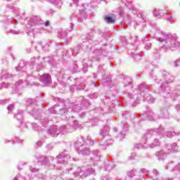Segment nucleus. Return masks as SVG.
<instances>
[{
  "instance_id": "56",
  "label": "nucleus",
  "mask_w": 180,
  "mask_h": 180,
  "mask_svg": "<svg viewBox=\"0 0 180 180\" xmlns=\"http://www.w3.org/2000/svg\"><path fill=\"white\" fill-rule=\"evenodd\" d=\"M34 61H36V58H32L30 60V63H31V65H34Z\"/></svg>"
},
{
  "instance_id": "12",
  "label": "nucleus",
  "mask_w": 180,
  "mask_h": 180,
  "mask_svg": "<svg viewBox=\"0 0 180 180\" xmlns=\"http://www.w3.org/2000/svg\"><path fill=\"white\" fill-rule=\"evenodd\" d=\"M113 144V141L110 139V136L109 138L102 139L100 146H101L103 150H105L108 146H112Z\"/></svg>"
},
{
  "instance_id": "19",
  "label": "nucleus",
  "mask_w": 180,
  "mask_h": 180,
  "mask_svg": "<svg viewBox=\"0 0 180 180\" xmlns=\"http://www.w3.org/2000/svg\"><path fill=\"white\" fill-rule=\"evenodd\" d=\"M92 155H93L91 157L92 161H99L101 160V153L99 150H93Z\"/></svg>"
},
{
  "instance_id": "21",
  "label": "nucleus",
  "mask_w": 180,
  "mask_h": 180,
  "mask_svg": "<svg viewBox=\"0 0 180 180\" xmlns=\"http://www.w3.org/2000/svg\"><path fill=\"white\" fill-rule=\"evenodd\" d=\"M160 115H161V117H162L163 119H169V114L168 113V110H167V108L161 109Z\"/></svg>"
},
{
  "instance_id": "36",
  "label": "nucleus",
  "mask_w": 180,
  "mask_h": 180,
  "mask_svg": "<svg viewBox=\"0 0 180 180\" xmlns=\"http://www.w3.org/2000/svg\"><path fill=\"white\" fill-rule=\"evenodd\" d=\"M89 96L91 98V99H96V98H98V93L91 94L89 95Z\"/></svg>"
},
{
  "instance_id": "25",
  "label": "nucleus",
  "mask_w": 180,
  "mask_h": 180,
  "mask_svg": "<svg viewBox=\"0 0 180 180\" xmlns=\"http://www.w3.org/2000/svg\"><path fill=\"white\" fill-rule=\"evenodd\" d=\"M29 85V83H27V81L23 82V80H19L16 82L15 86H22V88H26V86Z\"/></svg>"
},
{
  "instance_id": "9",
  "label": "nucleus",
  "mask_w": 180,
  "mask_h": 180,
  "mask_svg": "<svg viewBox=\"0 0 180 180\" xmlns=\"http://www.w3.org/2000/svg\"><path fill=\"white\" fill-rule=\"evenodd\" d=\"M28 25L33 27V26H39V25H44V21L41 20L40 17L34 16L30 19Z\"/></svg>"
},
{
  "instance_id": "50",
  "label": "nucleus",
  "mask_w": 180,
  "mask_h": 180,
  "mask_svg": "<svg viewBox=\"0 0 180 180\" xmlns=\"http://www.w3.org/2000/svg\"><path fill=\"white\" fill-rule=\"evenodd\" d=\"M84 86H85V84H78L77 85V89H79V90L84 89Z\"/></svg>"
},
{
  "instance_id": "64",
  "label": "nucleus",
  "mask_w": 180,
  "mask_h": 180,
  "mask_svg": "<svg viewBox=\"0 0 180 180\" xmlns=\"http://www.w3.org/2000/svg\"><path fill=\"white\" fill-rule=\"evenodd\" d=\"M176 110H180V105H177L176 106Z\"/></svg>"
},
{
  "instance_id": "44",
  "label": "nucleus",
  "mask_w": 180,
  "mask_h": 180,
  "mask_svg": "<svg viewBox=\"0 0 180 180\" xmlns=\"http://www.w3.org/2000/svg\"><path fill=\"white\" fill-rule=\"evenodd\" d=\"M41 70H43V65L41 63H39L37 66V70L39 72L41 71Z\"/></svg>"
},
{
  "instance_id": "13",
  "label": "nucleus",
  "mask_w": 180,
  "mask_h": 180,
  "mask_svg": "<svg viewBox=\"0 0 180 180\" xmlns=\"http://www.w3.org/2000/svg\"><path fill=\"white\" fill-rule=\"evenodd\" d=\"M164 75L165 79V81H167V83H163L162 84V88H165V86H168V84H169V82H174V77L171 75L169 73L165 72Z\"/></svg>"
},
{
  "instance_id": "53",
  "label": "nucleus",
  "mask_w": 180,
  "mask_h": 180,
  "mask_svg": "<svg viewBox=\"0 0 180 180\" xmlns=\"http://www.w3.org/2000/svg\"><path fill=\"white\" fill-rule=\"evenodd\" d=\"M174 171H177L180 174V164L174 169Z\"/></svg>"
},
{
  "instance_id": "2",
  "label": "nucleus",
  "mask_w": 180,
  "mask_h": 180,
  "mask_svg": "<svg viewBox=\"0 0 180 180\" xmlns=\"http://www.w3.org/2000/svg\"><path fill=\"white\" fill-rule=\"evenodd\" d=\"M155 37L158 41L160 43H167V46L169 49H175V47H180L179 41L176 40V35L171 36L169 34H167L160 30L156 31ZM169 37H172V39L170 40Z\"/></svg>"
},
{
  "instance_id": "23",
  "label": "nucleus",
  "mask_w": 180,
  "mask_h": 180,
  "mask_svg": "<svg viewBox=\"0 0 180 180\" xmlns=\"http://www.w3.org/2000/svg\"><path fill=\"white\" fill-rule=\"evenodd\" d=\"M102 84L104 86H110L112 85V78L108 77L106 79H103Z\"/></svg>"
},
{
  "instance_id": "43",
  "label": "nucleus",
  "mask_w": 180,
  "mask_h": 180,
  "mask_svg": "<svg viewBox=\"0 0 180 180\" xmlns=\"http://www.w3.org/2000/svg\"><path fill=\"white\" fill-rule=\"evenodd\" d=\"M32 127L33 129H34L37 131H39L40 130V127H39V125H37V124L34 123L32 124Z\"/></svg>"
},
{
  "instance_id": "18",
  "label": "nucleus",
  "mask_w": 180,
  "mask_h": 180,
  "mask_svg": "<svg viewBox=\"0 0 180 180\" xmlns=\"http://www.w3.org/2000/svg\"><path fill=\"white\" fill-rule=\"evenodd\" d=\"M15 119H18L19 122H21V124L20 126V129L22 130L23 129V127H26V124L23 122V115H22V112H18L15 115Z\"/></svg>"
},
{
  "instance_id": "11",
  "label": "nucleus",
  "mask_w": 180,
  "mask_h": 180,
  "mask_svg": "<svg viewBox=\"0 0 180 180\" xmlns=\"http://www.w3.org/2000/svg\"><path fill=\"white\" fill-rule=\"evenodd\" d=\"M39 81L45 85L51 84V76H50L49 74L44 73L40 76Z\"/></svg>"
},
{
  "instance_id": "45",
  "label": "nucleus",
  "mask_w": 180,
  "mask_h": 180,
  "mask_svg": "<svg viewBox=\"0 0 180 180\" xmlns=\"http://www.w3.org/2000/svg\"><path fill=\"white\" fill-rule=\"evenodd\" d=\"M70 126H73V127H78V121L74 120Z\"/></svg>"
},
{
  "instance_id": "7",
  "label": "nucleus",
  "mask_w": 180,
  "mask_h": 180,
  "mask_svg": "<svg viewBox=\"0 0 180 180\" xmlns=\"http://www.w3.org/2000/svg\"><path fill=\"white\" fill-rule=\"evenodd\" d=\"M139 89L141 92L140 95L141 96H143V101H150L151 99V96L150 94H146L145 92H147L148 91V86L146 84H142L139 86Z\"/></svg>"
},
{
  "instance_id": "35",
  "label": "nucleus",
  "mask_w": 180,
  "mask_h": 180,
  "mask_svg": "<svg viewBox=\"0 0 180 180\" xmlns=\"http://www.w3.org/2000/svg\"><path fill=\"white\" fill-rule=\"evenodd\" d=\"M79 71V69H78V65L77 63H75L72 68L73 72H78Z\"/></svg>"
},
{
  "instance_id": "41",
  "label": "nucleus",
  "mask_w": 180,
  "mask_h": 180,
  "mask_svg": "<svg viewBox=\"0 0 180 180\" xmlns=\"http://www.w3.org/2000/svg\"><path fill=\"white\" fill-rule=\"evenodd\" d=\"M9 85L8 83H2L0 86V89H2V88H9Z\"/></svg>"
},
{
  "instance_id": "32",
  "label": "nucleus",
  "mask_w": 180,
  "mask_h": 180,
  "mask_svg": "<svg viewBox=\"0 0 180 180\" xmlns=\"http://www.w3.org/2000/svg\"><path fill=\"white\" fill-rule=\"evenodd\" d=\"M129 178H133L136 175V169H132L131 171L129 172L127 174Z\"/></svg>"
},
{
  "instance_id": "55",
  "label": "nucleus",
  "mask_w": 180,
  "mask_h": 180,
  "mask_svg": "<svg viewBox=\"0 0 180 180\" xmlns=\"http://www.w3.org/2000/svg\"><path fill=\"white\" fill-rule=\"evenodd\" d=\"M179 64H180V60H179L175 61L174 62V67H179Z\"/></svg>"
},
{
  "instance_id": "61",
  "label": "nucleus",
  "mask_w": 180,
  "mask_h": 180,
  "mask_svg": "<svg viewBox=\"0 0 180 180\" xmlns=\"http://www.w3.org/2000/svg\"><path fill=\"white\" fill-rule=\"evenodd\" d=\"M43 144V142H41V141H39L37 143V145L38 146V147H40V146H41Z\"/></svg>"
},
{
  "instance_id": "28",
  "label": "nucleus",
  "mask_w": 180,
  "mask_h": 180,
  "mask_svg": "<svg viewBox=\"0 0 180 180\" xmlns=\"http://www.w3.org/2000/svg\"><path fill=\"white\" fill-rule=\"evenodd\" d=\"M94 54L96 55V61H99V56H102V50H99V49H96L94 51Z\"/></svg>"
},
{
  "instance_id": "40",
  "label": "nucleus",
  "mask_w": 180,
  "mask_h": 180,
  "mask_svg": "<svg viewBox=\"0 0 180 180\" xmlns=\"http://www.w3.org/2000/svg\"><path fill=\"white\" fill-rule=\"evenodd\" d=\"M148 119H150V120H155V119L154 118V113L150 112H149V115H148Z\"/></svg>"
},
{
  "instance_id": "29",
  "label": "nucleus",
  "mask_w": 180,
  "mask_h": 180,
  "mask_svg": "<svg viewBox=\"0 0 180 180\" xmlns=\"http://www.w3.org/2000/svg\"><path fill=\"white\" fill-rule=\"evenodd\" d=\"M12 75L9 74L7 70H3L1 72V78H11Z\"/></svg>"
},
{
  "instance_id": "26",
  "label": "nucleus",
  "mask_w": 180,
  "mask_h": 180,
  "mask_svg": "<svg viewBox=\"0 0 180 180\" xmlns=\"http://www.w3.org/2000/svg\"><path fill=\"white\" fill-rule=\"evenodd\" d=\"M179 134H176L175 131H167L165 133V129H164L163 132V137L167 136V137H173V136H179Z\"/></svg>"
},
{
  "instance_id": "57",
  "label": "nucleus",
  "mask_w": 180,
  "mask_h": 180,
  "mask_svg": "<svg viewBox=\"0 0 180 180\" xmlns=\"http://www.w3.org/2000/svg\"><path fill=\"white\" fill-rule=\"evenodd\" d=\"M44 26H46V27H47L48 26H50V21H49V20H47V21H46V22L44 21Z\"/></svg>"
},
{
  "instance_id": "17",
  "label": "nucleus",
  "mask_w": 180,
  "mask_h": 180,
  "mask_svg": "<svg viewBox=\"0 0 180 180\" xmlns=\"http://www.w3.org/2000/svg\"><path fill=\"white\" fill-rule=\"evenodd\" d=\"M166 150L169 151L168 153H176L178 152V146L176 143L167 144L166 145Z\"/></svg>"
},
{
  "instance_id": "24",
  "label": "nucleus",
  "mask_w": 180,
  "mask_h": 180,
  "mask_svg": "<svg viewBox=\"0 0 180 180\" xmlns=\"http://www.w3.org/2000/svg\"><path fill=\"white\" fill-rule=\"evenodd\" d=\"M79 15H80L77 18L78 22H82L83 19H86L87 14L86 12H85V11L82 10L79 12Z\"/></svg>"
},
{
  "instance_id": "3",
  "label": "nucleus",
  "mask_w": 180,
  "mask_h": 180,
  "mask_svg": "<svg viewBox=\"0 0 180 180\" xmlns=\"http://www.w3.org/2000/svg\"><path fill=\"white\" fill-rule=\"evenodd\" d=\"M151 137H153L154 139V143L151 147L160 146V141L158 139L164 137V127L160 126L158 129L148 130L143 136V140L145 141L144 143L146 144L147 140H148V139H151Z\"/></svg>"
},
{
  "instance_id": "52",
  "label": "nucleus",
  "mask_w": 180,
  "mask_h": 180,
  "mask_svg": "<svg viewBox=\"0 0 180 180\" xmlns=\"http://www.w3.org/2000/svg\"><path fill=\"white\" fill-rule=\"evenodd\" d=\"M141 56H140V55H134V60H136V61H139V60H140Z\"/></svg>"
},
{
  "instance_id": "30",
  "label": "nucleus",
  "mask_w": 180,
  "mask_h": 180,
  "mask_svg": "<svg viewBox=\"0 0 180 180\" xmlns=\"http://www.w3.org/2000/svg\"><path fill=\"white\" fill-rule=\"evenodd\" d=\"M131 77H127L124 79L123 84H124V86H127V85H130L131 84Z\"/></svg>"
},
{
  "instance_id": "10",
  "label": "nucleus",
  "mask_w": 180,
  "mask_h": 180,
  "mask_svg": "<svg viewBox=\"0 0 180 180\" xmlns=\"http://www.w3.org/2000/svg\"><path fill=\"white\" fill-rule=\"evenodd\" d=\"M36 157L38 161V164L40 165H44L45 167H49V165L50 164V160H49V158L41 155H39Z\"/></svg>"
},
{
  "instance_id": "14",
  "label": "nucleus",
  "mask_w": 180,
  "mask_h": 180,
  "mask_svg": "<svg viewBox=\"0 0 180 180\" xmlns=\"http://www.w3.org/2000/svg\"><path fill=\"white\" fill-rule=\"evenodd\" d=\"M122 131H121L120 134L117 136L118 139H120V141L122 140V139H124V136H126V131H127L129 129V124L127 122L122 123Z\"/></svg>"
},
{
  "instance_id": "49",
  "label": "nucleus",
  "mask_w": 180,
  "mask_h": 180,
  "mask_svg": "<svg viewBox=\"0 0 180 180\" xmlns=\"http://www.w3.org/2000/svg\"><path fill=\"white\" fill-rule=\"evenodd\" d=\"M7 33H12L13 34H19V31L11 30L9 32L7 31Z\"/></svg>"
},
{
  "instance_id": "37",
  "label": "nucleus",
  "mask_w": 180,
  "mask_h": 180,
  "mask_svg": "<svg viewBox=\"0 0 180 180\" xmlns=\"http://www.w3.org/2000/svg\"><path fill=\"white\" fill-rule=\"evenodd\" d=\"M7 109L8 110V113H11V112H12V110L15 109V105L13 104H11L10 105L8 106Z\"/></svg>"
},
{
  "instance_id": "48",
  "label": "nucleus",
  "mask_w": 180,
  "mask_h": 180,
  "mask_svg": "<svg viewBox=\"0 0 180 180\" xmlns=\"http://www.w3.org/2000/svg\"><path fill=\"white\" fill-rule=\"evenodd\" d=\"M49 2H51L52 4H55L56 5H57V4H58V2H61V0H48Z\"/></svg>"
},
{
  "instance_id": "1",
  "label": "nucleus",
  "mask_w": 180,
  "mask_h": 180,
  "mask_svg": "<svg viewBox=\"0 0 180 180\" xmlns=\"http://www.w3.org/2000/svg\"><path fill=\"white\" fill-rule=\"evenodd\" d=\"M94 139H92L91 136H87L86 140L84 137L80 136L77 138V140L75 143V147L78 154L89 155V154H91V150H89V148L91 146H94Z\"/></svg>"
},
{
  "instance_id": "20",
  "label": "nucleus",
  "mask_w": 180,
  "mask_h": 180,
  "mask_svg": "<svg viewBox=\"0 0 180 180\" xmlns=\"http://www.w3.org/2000/svg\"><path fill=\"white\" fill-rule=\"evenodd\" d=\"M156 155L158 158V160H165L167 158V153L164 150H160L156 153Z\"/></svg>"
},
{
  "instance_id": "58",
  "label": "nucleus",
  "mask_w": 180,
  "mask_h": 180,
  "mask_svg": "<svg viewBox=\"0 0 180 180\" xmlns=\"http://www.w3.org/2000/svg\"><path fill=\"white\" fill-rule=\"evenodd\" d=\"M138 22H143V23H144V22H146V20H144V19L143 18V17H141V18H138Z\"/></svg>"
},
{
  "instance_id": "42",
  "label": "nucleus",
  "mask_w": 180,
  "mask_h": 180,
  "mask_svg": "<svg viewBox=\"0 0 180 180\" xmlns=\"http://www.w3.org/2000/svg\"><path fill=\"white\" fill-rule=\"evenodd\" d=\"M73 30H74V24L72 22H70V27L67 28V31L68 32H72Z\"/></svg>"
},
{
  "instance_id": "16",
  "label": "nucleus",
  "mask_w": 180,
  "mask_h": 180,
  "mask_svg": "<svg viewBox=\"0 0 180 180\" xmlns=\"http://www.w3.org/2000/svg\"><path fill=\"white\" fill-rule=\"evenodd\" d=\"M110 130V128H109V126H104L101 131V136H103V139H105L107 137L109 139V131Z\"/></svg>"
},
{
  "instance_id": "6",
  "label": "nucleus",
  "mask_w": 180,
  "mask_h": 180,
  "mask_svg": "<svg viewBox=\"0 0 180 180\" xmlns=\"http://www.w3.org/2000/svg\"><path fill=\"white\" fill-rule=\"evenodd\" d=\"M64 131H67V126L58 127L53 125L48 130L49 134L52 136V137H57V136H58L60 133H64Z\"/></svg>"
},
{
  "instance_id": "5",
  "label": "nucleus",
  "mask_w": 180,
  "mask_h": 180,
  "mask_svg": "<svg viewBox=\"0 0 180 180\" xmlns=\"http://www.w3.org/2000/svg\"><path fill=\"white\" fill-rule=\"evenodd\" d=\"M74 175L75 176H80V178H86L91 174H95V169L90 167H78L77 172H75Z\"/></svg>"
},
{
  "instance_id": "27",
  "label": "nucleus",
  "mask_w": 180,
  "mask_h": 180,
  "mask_svg": "<svg viewBox=\"0 0 180 180\" xmlns=\"http://www.w3.org/2000/svg\"><path fill=\"white\" fill-rule=\"evenodd\" d=\"M105 20L107 23H115V22H116L115 18L111 17L110 15H105Z\"/></svg>"
},
{
  "instance_id": "47",
  "label": "nucleus",
  "mask_w": 180,
  "mask_h": 180,
  "mask_svg": "<svg viewBox=\"0 0 180 180\" xmlns=\"http://www.w3.org/2000/svg\"><path fill=\"white\" fill-rule=\"evenodd\" d=\"M151 47V43L147 42L145 45V49L146 50H150V48Z\"/></svg>"
},
{
  "instance_id": "62",
  "label": "nucleus",
  "mask_w": 180,
  "mask_h": 180,
  "mask_svg": "<svg viewBox=\"0 0 180 180\" xmlns=\"http://www.w3.org/2000/svg\"><path fill=\"white\" fill-rule=\"evenodd\" d=\"M74 18H75V15H74V14H71L70 20H72L74 19Z\"/></svg>"
},
{
  "instance_id": "31",
  "label": "nucleus",
  "mask_w": 180,
  "mask_h": 180,
  "mask_svg": "<svg viewBox=\"0 0 180 180\" xmlns=\"http://www.w3.org/2000/svg\"><path fill=\"white\" fill-rule=\"evenodd\" d=\"M23 65H26V63L23 61H21L18 67L15 68L16 71H22Z\"/></svg>"
},
{
  "instance_id": "38",
  "label": "nucleus",
  "mask_w": 180,
  "mask_h": 180,
  "mask_svg": "<svg viewBox=\"0 0 180 180\" xmlns=\"http://www.w3.org/2000/svg\"><path fill=\"white\" fill-rule=\"evenodd\" d=\"M82 71H83V72H88V64H84L83 65V68H82Z\"/></svg>"
},
{
  "instance_id": "34",
  "label": "nucleus",
  "mask_w": 180,
  "mask_h": 180,
  "mask_svg": "<svg viewBox=\"0 0 180 180\" xmlns=\"http://www.w3.org/2000/svg\"><path fill=\"white\" fill-rule=\"evenodd\" d=\"M58 112L59 115H65V113H67V112H68V109L60 108Z\"/></svg>"
},
{
  "instance_id": "51",
  "label": "nucleus",
  "mask_w": 180,
  "mask_h": 180,
  "mask_svg": "<svg viewBox=\"0 0 180 180\" xmlns=\"http://www.w3.org/2000/svg\"><path fill=\"white\" fill-rule=\"evenodd\" d=\"M153 175H155V176H158V175H160V173L158 172V170H157V169H153Z\"/></svg>"
},
{
  "instance_id": "59",
  "label": "nucleus",
  "mask_w": 180,
  "mask_h": 180,
  "mask_svg": "<svg viewBox=\"0 0 180 180\" xmlns=\"http://www.w3.org/2000/svg\"><path fill=\"white\" fill-rule=\"evenodd\" d=\"M141 171L143 172V174H148V171L146 169H141Z\"/></svg>"
},
{
  "instance_id": "39",
  "label": "nucleus",
  "mask_w": 180,
  "mask_h": 180,
  "mask_svg": "<svg viewBox=\"0 0 180 180\" xmlns=\"http://www.w3.org/2000/svg\"><path fill=\"white\" fill-rule=\"evenodd\" d=\"M27 106H33L34 104H33V100L32 98H29L27 101Z\"/></svg>"
},
{
  "instance_id": "22",
  "label": "nucleus",
  "mask_w": 180,
  "mask_h": 180,
  "mask_svg": "<svg viewBox=\"0 0 180 180\" xmlns=\"http://www.w3.org/2000/svg\"><path fill=\"white\" fill-rule=\"evenodd\" d=\"M68 34V32L67 31L61 29L58 32V37L59 39H64L67 37Z\"/></svg>"
},
{
  "instance_id": "63",
  "label": "nucleus",
  "mask_w": 180,
  "mask_h": 180,
  "mask_svg": "<svg viewBox=\"0 0 180 180\" xmlns=\"http://www.w3.org/2000/svg\"><path fill=\"white\" fill-rule=\"evenodd\" d=\"M79 116H80L81 117H84V116H85V112H82V114H79Z\"/></svg>"
},
{
  "instance_id": "46",
  "label": "nucleus",
  "mask_w": 180,
  "mask_h": 180,
  "mask_svg": "<svg viewBox=\"0 0 180 180\" xmlns=\"http://www.w3.org/2000/svg\"><path fill=\"white\" fill-rule=\"evenodd\" d=\"M78 50H79V48H75V49L72 50V55L73 56H77L78 54Z\"/></svg>"
},
{
  "instance_id": "8",
  "label": "nucleus",
  "mask_w": 180,
  "mask_h": 180,
  "mask_svg": "<svg viewBox=\"0 0 180 180\" xmlns=\"http://www.w3.org/2000/svg\"><path fill=\"white\" fill-rule=\"evenodd\" d=\"M71 158V156L68 155V153H61L57 156V162L58 164H64V162H67L68 160Z\"/></svg>"
},
{
  "instance_id": "60",
  "label": "nucleus",
  "mask_w": 180,
  "mask_h": 180,
  "mask_svg": "<svg viewBox=\"0 0 180 180\" xmlns=\"http://www.w3.org/2000/svg\"><path fill=\"white\" fill-rule=\"evenodd\" d=\"M54 11L52 10V9H51V10H49V11H47V14L48 15H53V13Z\"/></svg>"
},
{
  "instance_id": "4",
  "label": "nucleus",
  "mask_w": 180,
  "mask_h": 180,
  "mask_svg": "<svg viewBox=\"0 0 180 180\" xmlns=\"http://www.w3.org/2000/svg\"><path fill=\"white\" fill-rule=\"evenodd\" d=\"M89 105L90 103L88 100L84 99V96H80L76 100V102L75 104L74 103L70 104L69 108H72V110H73V112H79V110L82 109V107L81 106L86 108L89 106Z\"/></svg>"
},
{
  "instance_id": "33",
  "label": "nucleus",
  "mask_w": 180,
  "mask_h": 180,
  "mask_svg": "<svg viewBox=\"0 0 180 180\" xmlns=\"http://www.w3.org/2000/svg\"><path fill=\"white\" fill-rule=\"evenodd\" d=\"M153 15L156 18H161L160 10L158 9H155V11H153Z\"/></svg>"
},
{
  "instance_id": "15",
  "label": "nucleus",
  "mask_w": 180,
  "mask_h": 180,
  "mask_svg": "<svg viewBox=\"0 0 180 180\" xmlns=\"http://www.w3.org/2000/svg\"><path fill=\"white\" fill-rule=\"evenodd\" d=\"M115 163L109 162V160L105 159L104 161V168L105 171H112L115 168Z\"/></svg>"
},
{
  "instance_id": "54",
  "label": "nucleus",
  "mask_w": 180,
  "mask_h": 180,
  "mask_svg": "<svg viewBox=\"0 0 180 180\" xmlns=\"http://www.w3.org/2000/svg\"><path fill=\"white\" fill-rule=\"evenodd\" d=\"M30 171H31V172H37L39 171V169H36L34 167H31Z\"/></svg>"
}]
</instances>
